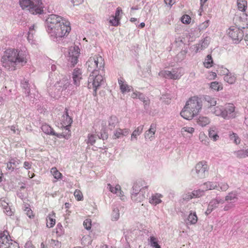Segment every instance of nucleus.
Listing matches in <instances>:
<instances>
[{
  "mask_svg": "<svg viewBox=\"0 0 248 248\" xmlns=\"http://www.w3.org/2000/svg\"><path fill=\"white\" fill-rule=\"evenodd\" d=\"M29 58V54L26 51L8 49L1 58L2 65L8 71H14L17 67L25 65Z\"/></svg>",
  "mask_w": 248,
  "mask_h": 248,
  "instance_id": "nucleus-1",
  "label": "nucleus"
},
{
  "mask_svg": "<svg viewBox=\"0 0 248 248\" xmlns=\"http://www.w3.org/2000/svg\"><path fill=\"white\" fill-rule=\"evenodd\" d=\"M48 31L54 39H60L68 35L71 31L70 22L56 15H50L47 19Z\"/></svg>",
  "mask_w": 248,
  "mask_h": 248,
  "instance_id": "nucleus-2",
  "label": "nucleus"
},
{
  "mask_svg": "<svg viewBox=\"0 0 248 248\" xmlns=\"http://www.w3.org/2000/svg\"><path fill=\"white\" fill-rule=\"evenodd\" d=\"M19 3L23 10L27 9L33 15L41 14L44 11L42 0H19Z\"/></svg>",
  "mask_w": 248,
  "mask_h": 248,
  "instance_id": "nucleus-3",
  "label": "nucleus"
},
{
  "mask_svg": "<svg viewBox=\"0 0 248 248\" xmlns=\"http://www.w3.org/2000/svg\"><path fill=\"white\" fill-rule=\"evenodd\" d=\"M235 109L233 104L226 103L224 107L217 106L215 107L212 112L216 116H221L225 119H229L235 117Z\"/></svg>",
  "mask_w": 248,
  "mask_h": 248,
  "instance_id": "nucleus-4",
  "label": "nucleus"
},
{
  "mask_svg": "<svg viewBox=\"0 0 248 248\" xmlns=\"http://www.w3.org/2000/svg\"><path fill=\"white\" fill-rule=\"evenodd\" d=\"M87 70L91 74H97L100 70H103L105 66L104 59L97 55L89 58L86 63Z\"/></svg>",
  "mask_w": 248,
  "mask_h": 248,
  "instance_id": "nucleus-5",
  "label": "nucleus"
},
{
  "mask_svg": "<svg viewBox=\"0 0 248 248\" xmlns=\"http://www.w3.org/2000/svg\"><path fill=\"white\" fill-rule=\"evenodd\" d=\"M0 248H19V246L11 239L8 231H4L0 233Z\"/></svg>",
  "mask_w": 248,
  "mask_h": 248,
  "instance_id": "nucleus-6",
  "label": "nucleus"
},
{
  "mask_svg": "<svg viewBox=\"0 0 248 248\" xmlns=\"http://www.w3.org/2000/svg\"><path fill=\"white\" fill-rule=\"evenodd\" d=\"M103 81V76L99 74L98 73L97 74H90L88 78V88L92 89L96 94L98 88L101 85Z\"/></svg>",
  "mask_w": 248,
  "mask_h": 248,
  "instance_id": "nucleus-7",
  "label": "nucleus"
},
{
  "mask_svg": "<svg viewBox=\"0 0 248 248\" xmlns=\"http://www.w3.org/2000/svg\"><path fill=\"white\" fill-rule=\"evenodd\" d=\"M73 122L72 119L68 115L67 111L62 116L61 124L64 128L65 132L62 133V137L65 139H69L71 136L70 126Z\"/></svg>",
  "mask_w": 248,
  "mask_h": 248,
  "instance_id": "nucleus-8",
  "label": "nucleus"
},
{
  "mask_svg": "<svg viewBox=\"0 0 248 248\" xmlns=\"http://www.w3.org/2000/svg\"><path fill=\"white\" fill-rule=\"evenodd\" d=\"M227 34L235 43H238L243 37V31L235 26H231L227 30Z\"/></svg>",
  "mask_w": 248,
  "mask_h": 248,
  "instance_id": "nucleus-9",
  "label": "nucleus"
},
{
  "mask_svg": "<svg viewBox=\"0 0 248 248\" xmlns=\"http://www.w3.org/2000/svg\"><path fill=\"white\" fill-rule=\"evenodd\" d=\"M186 105L197 115L202 108V101L198 97L193 96L188 99Z\"/></svg>",
  "mask_w": 248,
  "mask_h": 248,
  "instance_id": "nucleus-10",
  "label": "nucleus"
},
{
  "mask_svg": "<svg viewBox=\"0 0 248 248\" xmlns=\"http://www.w3.org/2000/svg\"><path fill=\"white\" fill-rule=\"evenodd\" d=\"M209 167L205 161H200L195 166L197 176L200 178H204L208 174Z\"/></svg>",
  "mask_w": 248,
  "mask_h": 248,
  "instance_id": "nucleus-11",
  "label": "nucleus"
},
{
  "mask_svg": "<svg viewBox=\"0 0 248 248\" xmlns=\"http://www.w3.org/2000/svg\"><path fill=\"white\" fill-rule=\"evenodd\" d=\"M79 54L80 50L78 47H73L70 49L69 52V61L71 62L73 66H74L77 63Z\"/></svg>",
  "mask_w": 248,
  "mask_h": 248,
  "instance_id": "nucleus-12",
  "label": "nucleus"
},
{
  "mask_svg": "<svg viewBox=\"0 0 248 248\" xmlns=\"http://www.w3.org/2000/svg\"><path fill=\"white\" fill-rule=\"evenodd\" d=\"M121 14H123L122 9L120 7H118L115 12V16H112L110 17L109 23L111 26L117 27L120 25L121 19Z\"/></svg>",
  "mask_w": 248,
  "mask_h": 248,
  "instance_id": "nucleus-13",
  "label": "nucleus"
},
{
  "mask_svg": "<svg viewBox=\"0 0 248 248\" xmlns=\"http://www.w3.org/2000/svg\"><path fill=\"white\" fill-rule=\"evenodd\" d=\"M129 133L130 129L129 128H116L113 132L112 139L113 140H117L126 137L129 135Z\"/></svg>",
  "mask_w": 248,
  "mask_h": 248,
  "instance_id": "nucleus-14",
  "label": "nucleus"
},
{
  "mask_svg": "<svg viewBox=\"0 0 248 248\" xmlns=\"http://www.w3.org/2000/svg\"><path fill=\"white\" fill-rule=\"evenodd\" d=\"M180 114L182 117L186 120H191L195 116L197 115V114L186 105L181 111Z\"/></svg>",
  "mask_w": 248,
  "mask_h": 248,
  "instance_id": "nucleus-15",
  "label": "nucleus"
},
{
  "mask_svg": "<svg viewBox=\"0 0 248 248\" xmlns=\"http://www.w3.org/2000/svg\"><path fill=\"white\" fill-rule=\"evenodd\" d=\"M156 130V124L152 123L150 127V128L147 130L144 134V137L146 139H149L152 140L155 139V135Z\"/></svg>",
  "mask_w": 248,
  "mask_h": 248,
  "instance_id": "nucleus-16",
  "label": "nucleus"
},
{
  "mask_svg": "<svg viewBox=\"0 0 248 248\" xmlns=\"http://www.w3.org/2000/svg\"><path fill=\"white\" fill-rule=\"evenodd\" d=\"M108 187L111 192L117 194L119 197H120L122 200L125 199V197L124 195L123 192L121 190L120 185H117L114 187H113L110 184H108Z\"/></svg>",
  "mask_w": 248,
  "mask_h": 248,
  "instance_id": "nucleus-17",
  "label": "nucleus"
},
{
  "mask_svg": "<svg viewBox=\"0 0 248 248\" xmlns=\"http://www.w3.org/2000/svg\"><path fill=\"white\" fill-rule=\"evenodd\" d=\"M42 130L46 134L50 135H55L58 138L62 137V134H56L53 128L48 124H43L41 127Z\"/></svg>",
  "mask_w": 248,
  "mask_h": 248,
  "instance_id": "nucleus-18",
  "label": "nucleus"
},
{
  "mask_svg": "<svg viewBox=\"0 0 248 248\" xmlns=\"http://www.w3.org/2000/svg\"><path fill=\"white\" fill-rule=\"evenodd\" d=\"M56 214L54 211L51 212L46 217V227L49 228H52L56 224Z\"/></svg>",
  "mask_w": 248,
  "mask_h": 248,
  "instance_id": "nucleus-19",
  "label": "nucleus"
},
{
  "mask_svg": "<svg viewBox=\"0 0 248 248\" xmlns=\"http://www.w3.org/2000/svg\"><path fill=\"white\" fill-rule=\"evenodd\" d=\"M81 71L79 69H75L73 73L74 83L76 86L80 85V80L82 78Z\"/></svg>",
  "mask_w": 248,
  "mask_h": 248,
  "instance_id": "nucleus-20",
  "label": "nucleus"
},
{
  "mask_svg": "<svg viewBox=\"0 0 248 248\" xmlns=\"http://www.w3.org/2000/svg\"><path fill=\"white\" fill-rule=\"evenodd\" d=\"M108 127L110 130H112L119 123L118 118L114 115L111 116L108 120Z\"/></svg>",
  "mask_w": 248,
  "mask_h": 248,
  "instance_id": "nucleus-21",
  "label": "nucleus"
},
{
  "mask_svg": "<svg viewBox=\"0 0 248 248\" xmlns=\"http://www.w3.org/2000/svg\"><path fill=\"white\" fill-rule=\"evenodd\" d=\"M198 220V217L195 212L190 211L187 217L186 225H195Z\"/></svg>",
  "mask_w": 248,
  "mask_h": 248,
  "instance_id": "nucleus-22",
  "label": "nucleus"
},
{
  "mask_svg": "<svg viewBox=\"0 0 248 248\" xmlns=\"http://www.w3.org/2000/svg\"><path fill=\"white\" fill-rule=\"evenodd\" d=\"M197 123L200 126L204 127L210 123V120L208 117L200 116L197 120Z\"/></svg>",
  "mask_w": 248,
  "mask_h": 248,
  "instance_id": "nucleus-23",
  "label": "nucleus"
},
{
  "mask_svg": "<svg viewBox=\"0 0 248 248\" xmlns=\"http://www.w3.org/2000/svg\"><path fill=\"white\" fill-rule=\"evenodd\" d=\"M162 197V195L160 194L156 193L153 195L149 199V202L153 205H156L161 202L162 201L161 198Z\"/></svg>",
  "mask_w": 248,
  "mask_h": 248,
  "instance_id": "nucleus-24",
  "label": "nucleus"
},
{
  "mask_svg": "<svg viewBox=\"0 0 248 248\" xmlns=\"http://www.w3.org/2000/svg\"><path fill=\"white\" fill-rule=\"evenodd\" d=\"M20 163V161L15 158H12L7 164V168L8 170H13Z\"/></svg>",
  "mask_w": 248,
  "mask_h": 248,
  "instance_id": "nucleus-25",
  "label": "nucleus"
},
{
  "mask_svg": "<svg viewBox=\"0 0 248 248\" xmlns=\"http://www.w3.org/2000/svg\"><path fill=\"white\" fill-rule=\"evenodd\" d=\"M144 125H140L137 127L132 132L131 136V140H137L138 136L140 135L143 129Z\"/></svg>",
  "mask_w": 248,
  "mask_h": 248,
  "instance_id": "nucleus-26",
  "label": "nucleus"
},
{
  "mask_svg": "<svg viewBox=\"0 0 248 248\" xmlns=\"http://www.w3.org/2000/svg\"><path fill=\"white\" fill-rule=\"evenodd\" d=\"M239 27L242 29L248 28V17L246 14H243V16L240 17Z\"/></svg>",
  "mask_w": 248,
  "mask_h": 248,
  "instance_id": "nucleus-27",
  "label": "nucleus"
},
{
  "mask_svg": "<svg viewBox=\"0 0 248 248\" xmlns=\"http://www.w3.org/2000/svg\"><path fill=\"white\" fill-rule=\"evenodd\" d=\"M159 74V75L162 76L165 78L174 79H176L179 78V76L178 75L173 74L170 71H162L160 72Z\"/></svg>",
  "mask_w": 248,
  "mask_h": 248,
  "instance_id": "nucleus-28",
  "label": "nucleus"
},
{
  "mask_svg": "<svg viewBox=\"0 0 248 248\" xmlns=\"http://www.w3.org/2000/svg\"><path fill=\"white\" fill-rule=\"evenodd\" d=\"M224 80L230 84L234 83L236 80V78L234 74L229 73L226 74L224 77Z\"/></svg>",
  "mask_w": 248,
  "mask_h": 248,
  "instance_id": "nucleus-29",
  "label": "nucleus"
},
{
  "mask_svg": "<svg viewBox=\"0 0 248 248\" xmlns=\"http://www.w3.org/2000/svg\"><path fill=\"white\" fill-rule=\"evenodd\" d=\"M204 99L205 102L209 107L215 106L217 104V100L214 97L209 95H205Z\"/></svg>",
  "mask_w": 248,
  "mask_h": 248,
  "instance_id": "nucleus-30",
  "label": "nucleus"
},
{
  "mask_svg": "<svg viewBox=\"0 0 248 248\" xmlns=\"http://www.w3.org/2000/svg\"><path fill=\"white\" fill-rule=\"evenodd\" d=\"M119 84L120 87V89L122 93L129 92L131 90L132 87L128 86L127 84L124 83V82L123 79H119Z\"/></svg>",
  "mask_w": 248,
  "mask_h": 248,
  "instance_id": "nucleus-31",
  "label": "nucleus"
},
{
  "mask_svg": "<svg viewBox=\"0 0 248 248\" xmlns=\"http://www.w3.org/2000/svg\"><path fill=\"white\" fill-rule=\"evenodd\" d=\"M214 61L211 55H208L203 62V65L206 68H210L213 66Z\"/></svg>",
  "mask_w": 248,
  "mask_h": 248,
  "instance_id": "nucleus-32",
  "label": "nucleus"
},
{
  "mask_svg": "<svg viewBox=\"0 0 248 248\" xmlns=\"http://www.w3.org/2000/svg\"><path fill=\"white\" fill-rule=\"evenodd\" d=\"M224 201L220 199H212L209 202L208 205L210 208H212L213 210L218 207L219 204L223 203Z\"/></svg>",
  "mask_w": 248,
  "mask_h": 248,
  "instance_id": "nucleus-33",
  "label": "nucleus"
},
{
  "mask_svg": "<svg viewBox=\"0 0 248 248\" xmlns=\"http://www.w3.org/2000/svg\"><path fill=\"white\" fill-rule=\"evenodd\" d=\"M50 172L54 178L57 180L62 179V174L56 167H52L50 170Z\"/></svg>",
  "mask_w": 248,
  "mask_h": 248,
  "instance_id": "nucleus-34",
  "label": "nucleus"
},
{
  "mask_svg": "<svg viewBox=\"0 0 248 248\" xmlns=\"http://www.w3.org/2000/svg\"><path fill=\"white\" fill-rule=\"evenodd\" d=\"M237 5L239 10L245 12L247 8V1L246 0H237Z\"/></svg>",
  "mask_w": 248,
  "mask_h": 248,
  "instance_id": "nucleus-35",
  "label": "nucleus"
},
{
  "mask_svg": "<svg viewBox=\"0 0 248 248\" xmlns=\"http://www.w3.org/2000/svg\"><path fill=\"white\" fill-rule=\"evenodd\" d=\"M210 87L212 90L215 91H221L223 88L222 84L217 81L212 82L210 83Z\"/></svg>",
  "mask_w": 248,
  "mask_h": 248,
  "instance_id": "nucleus-36",
  "label": "nucleus"
},
{
  "mask_svg": "<svg viewBox=\"0 0 248 248\" xmlns=\"http://www.w3.org/2000/svg\"><path fill=\"white\" fill-rule=\"evenodd\" d=\"M230 140L236 145L240 144L241 139L236 133L232 132L229 134Z\"/></svg>",
  "mask_w": 248,
  "mask_h": 248,
  "instance_id": "nucleus-37",
  "label": "nucleus"
},
{
  "mask_svg": "<svg viewBox=\"0 0 248 248\" xmlns=\"http://www.w3.org/2000/svg\"><path fill=\"white\" fill-rule=\"evenodd\" d=\"M57 236H61L64 234V230L61 223L57 224L56 228L54 230Z\"/></svg>",
  "mask_w": 248,
  "mask_h": 248,
  "instance_id": "nucleus-38",
  "label": "nucleus"
},
{
  "mask_svg": "<svg viewBox=\"0 0 248 248\" xmlns=\"http://www.w3.org/2000/svg\"><path fill=\"white\" fill-rule=\"evenodd\" d=\"M195 132V129L192 127L186 126L182 127L181 129V133L182 135H185V133L192 134Z\"/></svg>",
  "mask_w": 248,
  "mask_h": 248,
  "instance_id": "nucleus-39",
  "label": "nucleus"
},
{
  "mask_svg": "<svg viewBox=\"0 0 248 248\" xmlns=\"http://www.w3.org/2000/svg\"><path fill=\"white\" fill-rule=\"evenodd\" d=\"M25 214L30 218L33 219L35 217V214L33 211L31 209L30 206H27L25 207L24 209Z\"/></svg>",
  "mask_w": 248,
  "mask_h": 248,
  "instance_id": "nucleus-40",
  "label": "nucleus"
},
{
  "mask_svg": "<svg viewBox=\"0 0 248 248\" xmlns=\"http://www.w3.org/2000/svg\"><path fill=\"white\" fill-rule=\"evenodd\" d=\"M203 185L205 186V189L206 190L217 189V186L216 184L211 182H206Z\"/></svg>",
  "mask_w": 248,
  "mask_h": 248,
  "instance_id": "nucleus-41",
  "label": "nucleus"
},
{
  "mask_svg": "<svg viewBox=\"0 0 248 248\" xmlns=\"http://www.w3.org/2000/svg\"><path fill=\"white\" fill-rule=\"evenodd\" d=\"M149 242L151 246L155 248H157L160 247L158 244L157 238L155 236H150L149 239Z\"/></svg>",
  "mask_w": 248,
  "mask_h": 248,
  "instance_id": "nucleus-42",
  "label": "nucleus"
},
{
  "mask_svg": "<svg viewBox=\"0 0 248 248\" xmlns=\"http://www.w3.org/2000/svg\"><path fill=\"white\" fill-rule=\"evenodd\" d=\"M208 135L209 137L212 139L214 141H216L218 139V135L213 128L209 129Z\"/></svg>",
  "mask_w": 248,
  "mask_h": 248,
  "instance_id": "nucleus-43",
  "label": "nucleus"
},
{
  "mask_svg": "<svg viewBox=\"0 0 248 248\" xmlns=\"http://www.w3.org/2000/svg\"><path fill=\"white\" fill-rule=\"evenodd\" d=\"M74 195L78 201H81L83 200V195L80 190L76 189L74 193Z\"/></svg>",
  "mask_w": 248,
  "mask_h": 248,
  "instance_id": "nucleus-44",
  "label": "nucleus"
},
{
  "mask_svg": "<svg viewBox=\"0 0 248 248\" xmlns=\"http://www.w3.org/2000/svg\"><path fill=\"white\" fill-rule=\"evenodd\" d=\"M131 97L133 98H139L143 102H146V100H145V97H144L143 94L139 92H136L132 93V94H131Z\"/></svg>",
  "mask_w": 248,
  "mask_h": 248,
  "instance_id": "nucleus-45",
  "label": "nucleus"
},
{
  "mask_svg": "<svg viewBox=\"0 0 248 248\" xmlns=\"http://www.w3.org/2000/svg\"><path fill=\"white\" fill-rule=\"evenodd\" d=\"M191 193L193 198H197L202 196L204 194V191L201 190H196L193 191Z\"/></svg>",
  "mask_w": 248,
  "mask_h": 248,
  "instance_id": "nucleus-46",
  "label": "nucleus"
},
{
  "mask_svg": "<svg viewBox=\"0 0 248 248\" xmlns=\"http://www.w3.org/2000/svg\"><path fill=\"white\" fill-rule=\"evenodd\" d=\"M229 188V185L226 183H221L217 186V190H221L223 191H226Z\"/></svg>",
  "mask_w": 248,
  "mask_h": 248,
  "instance_id": "nucleus-47",
  "label": "nucleus"
},
{
  "mask_svg": "<svg viewBox=\"0 0 248 248\" xmlns=\"http://www.w3.org/2000/svg\"><path fill=\"white\" fill-rule=\"evenodd\" d=\"M100 124L101 125V129L104 130L106 126V122L105 121L101 120H97L95 121L94 124V126L97 127Z\"/></svg>",
  "mask_w": 248,
  "mask_h": 248,
  "instance_id": "nucleus-48",
  "label": "nucleus"
},
{
  "mask_svg": "<svg viewBox=\"0 0 248 248\" xmlns=\"http://www.w3.org/2000/svg\"><path fill=\"white\" fill-rule=\"evenodd\" d=\"M96 141V136L95 135L89 134L88 136V140L87 143L93 145Z\"/></svg>",
  "mask_w": 248,
  "mask_h": 248,
  "instance_id": "nucleus-49",
  "label": "nucleus"
},
{
  "mask_svg": "<svg viewBox=\"0 0 248 248\" xmlns=\"http://www.w3.org/2000/svg\"><path fill=\"white\" fill-rule=\"evenodd\" d=\"M62 85L61 86V87L62 88V91L66 90L71 86L70 82L67 80H63L62 82Z\"/></svg>",
  "mask_w": 248,
  "mask_h": 248,
  "instance_id": "nucleus-50",
  "label": "nucleus"
},
{
  "mask_svg": "<svg viewBox=\"0 0 248 248\" xmlns=\"http://www.w3.org/2000/svg\"><path fill=\"white\" fill-rule=\"evenodd\" d=\"M237 199L236 194L232 192L229 193L228 195L225 197V201H232Z\"/></svg>",
  "mask_w": 248,
  "mask_h": 248,
  "instance_id": "nucleus-51",
  "label": "nucleus"
},
{
  "mask_svg": "<svg viewBox=\"0 0 248 248\" xmlns=\"http://www.w3.org/2000/svg\"><path fill=\"white\" fill-rule=\"evenodd\" d=\"M119 210L117 209L113 210L111 215V219L113 221L117 220L119 218Z\"/></svg>",
  "mask_w": 248,
  "mask_h": 248,
  "instance_id": "nucleus-52",
  "label": "nucleus"
},
{
  "mask_svg": "<svg viewBox=\"0 0 248 248\" xmlns=\"http://www.w3.org/2000/svg\"><path fill=\"white\" fill-rule=\"evenodd\" d=\"M83 225L86 229L88 230H90L92 226V221L91 219H86L83 222Z\"/></svg>",
  "mask_w": 248,
  "mask_h": 248,
  "instance_id": "nucleus-53",
  "label": "nucleus"
},
{
  "mask_svg": "<svg viewBox=\"0 0 248 248\" xmlns=\"http://www.w3.org/2000/svg\"><path fill=\"white\" fill-rule=\"evenodd\" d=\"M191 19L190 16L187 15H185L181 17V21L184 24H189Z\"/></svg>",
  "mask_w": 248,
  "mask_h": 248,
  "instance_id": "nucleus-54",
  "label": "nucleus"
},
{
  "mask_svg": "<svg viewBox=\"0 0 248 248\" xmlns=\"http://www.w3.org/2000/svg\"><path fill=\"white\" fill-rule=\"evenodd\" d=\"M51 245L54 248H59L61 247V243L58 240L52 239Z\"/></svg>",
  "mask_w": 248,
  "mask_h": 248,
  "instance_id": "nucleus-55",
  "label": "nucleus"
},
{
  "mask_svg": "<svg viewBox=\"0 0 248 248\" xmlns=\"http://www.w3.org/2000/svg\"><path fill=\"white\" fill-rule=\"evenodd\" d=\"M209 22H210V21L209 20H207L202 22L199 26L200 29L201 30H205V29H206L209 25Z\"/></svg>",
  "mask_w": 248,
  "mask_h": 248,
  "instance_id": "nucleus-56",
  "label": "nucleus"
},
{
  "mask_svg": "<svg viewBox=\"0 0 248 248\" xmlns=\"http://www.w3.org/2000/svg\"><path fill=\"white\" fill-rule=\"evenodd\" d=\"M236 157L239 158H245L244 150H239L234 153Z\"/></svg>",
  "mask_w": 248,
  "mask_h": 248,
  "instance_id": "nucleus-57",
  "label": "nucleus"
},
{
  "mask_svg": "<svg viewBox=\"0 0 248 248\" xmlns=\"http://www.w3.org/2000/svg\"><path fill=\"white\" fill-rule=\"evenodd\" d=\"M34 32V26H32L30 28L29 32H28V39L29 41H30L32 40V35Z\"/></svg>",
  "mask_w": 248,
  "mask_h": 248,
  "instance_id": "nucleus-58",
  "label": "nucleus"
},
{
  "mask_svg": "<svg viewBox=\"0 0 248 248\" xmlns=\"http://www.w3.org/2000/svg\"><path fill=\"white\" fill-rule=\"evenodd\" d=\"M193 199L191 192H189L183 195V199L184 200H189Z\"/></svg>",
  "mask_w": 248,
  "mask_h": 248,
  "instance_id": "nucleus-59",
  "label": "nucleus"
},
{
  "mask_svg": "<svg viewBox=\"0 0 248 248\" xmlns=\"http://www.w3.org/2000/svg\"><path fill=\"white\" fill-rule=\"evenodd\" d=\"M164 1L166 4L169 5L170 7L175 2L174 0H164Z\"/></svg>",
  "mask_w": 248,
  "mask_h": 248,
  "instance_id": "nucleus-60",
  "label": "nucleus"
},
{
  "mask_svg": "<svg viewBox=\"0 0 248 248\" xmlns=\"http://www.w3.org/2000/svg\"><path fill=\"white\" fill-rule=\"evenodd\" d=\"M25 248H35L31 242H27L25 246Z\"/></svg>",
  "mask_w": 248,
  "mask_h": 248,
  "instance_id": "nucleus-61",
  "label": "nucleus"
},
{
  "mask_svg": "<svg viewBox=\"0 0 248 248\" xmlns=\"http://www.w3.org/2000/svg\"><path fill=\"white\" fill-rule=\"evenodd\" d=\"M209 75L211 79H215L217 78V76L216 73L214 72H210L209 73Z\"/></svg>",
  "mask_w": 248,
  "mask_h": 248,
  "instance_id": "nucleus-62",
  "label": "nucleus"
},
{
  "mask_svg": "<svg viewBox=\"0 0 248 248\" xmlns=\"http://www.w3.org/2000/svg\"><path fill=\"white\" fill-rule=\"evenodd\" d=\"M24 167L26 169H29L31 167V164L27 161H25L24 163Z\"/></svg>",
  "mask_w": 248,
  "mask_h": 248,
  "instance_id": "nucleus-63",
  "label": "nucleus"
},
{
  "mask_svg": "<svg viewBox=\"0 0 248 248\" xmlns=\"http://www.w3.org/2000/svg\"><path fill=\"white\" fill-rule=\"evenodd\" d=\"M74 5H78L83 1V0H70Z\"/></svg>",
  "mask_w": 248,
  "mask_h": 248,
  "instance_id": "nucleus-64",
  "label": "nucleus"
}]
</instances>
